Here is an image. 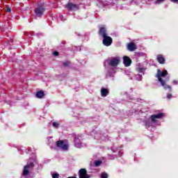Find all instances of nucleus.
Returning a JSON list of instances; mask_svg holds the SVG:
<instances>
[{
	"label": "nucleus",
	"mask_w": 178,
	"mask_h": 178,
	"mask_svg": "<svg viewBox=\"0 0 178 178\" xmlns=\"http://www.w3.org/2000/svg\"><path fill=\"white\" fill-rule=\"evenodd\" d=\"M145 124L146 127H151V122H149V121L145 120Z\"/></svg>",
	"instance_id": "obj_18"
},
{
	"label": "nucleus",
	"mask_w": 178,
	"mask_h": 178,
	"mask_svg": "<svg viewBox=\"0 0 178 178\" xmlns=\"http://www.w3.org/2000/svg\"><path fill=\"white\" fill-rule=\"evenodd\" d=\"M53 55H54V56H58L59 52H58V51H54V52L53 53Z\"/></svg>",
	"instance_id": "obj_25"
},
{
	"label": "nucleus",
	"mask_w": 178,
	"mask_h": 178,
	"mask_svg": "<svg viewBox=\"0 0 178 178\" xmlns=\"http://www.w3.org/2000/svg\"><path fill=\"white\" fill-rule=\"evenodd\" d=\"M163 1H165V0H156L155 3L156 4L161 3V2H163Z\"/></svg>",
	"instance_id": "obj_23"
},
{
	"label": "nucleus",
	"mask_w": 178,
	"mask_h": 178,
	"mask_svg": "<svg viewBox=\"0 0 178 178\" xmlns=\"http://www.w3.org/2000/svg\"><path fill=\"white\" fill-rule=\"evenodd\" d=\"M65 8L67 9V10H74V9H79L76 4L70 2L65 6Z\"/></svg>",
	"instance_id": "obj_11"
},
{
	"label": "nucleus",
	"mask_w": 178,
	"mask_h": 178,
	"mask_svg": "<svg viewBox=\"0 0 178 178\" xmlns=\"http://www.w3.org/2000/svg\"><path fill=\"white\" fill-rule=\"evenodd\" d=\"M6 12H7L8 13H9L10 12H12V8H7L6 9Z\"/></svg>",
	"instance_id": "obj_24"
},
{
	"label": "nucleus",
	"mask_w": 178,
	"mask_h": 178,
	"mask_svg": "<svg viewBox=\"0 0 178 178\" xmlns=\"http://www.w3.org/2000/svg\"><path fill=\"white\" fill-rule=\"evenodd\" d=\"M127 49L131 52L136 51V49H137V46H136V43H134V42L128 43Z\"/></svg>",
	"instance_id": "obj_12"
},
{
	"label": "nucleus",
	"mask_w": 178,
	"mask_h": 178,
	"mask_svg": "<svg viewBox=\"0 0 178 178\" xmlns=\"http://www.w3.org/2000/svg\"><path fill=\"white\" fill-rule=\"evenodd\" d=\"M156 60L157 62H159V63H160V65H165V59L163 55L161 54L157 55Z\"/></svg>",
	"instance_id": "obj_13"
},
{
	"label": "nucleus",
	"mask_w": 178,
	"mask_h": 178,
	"mask_svg": "<svg viewBox=\"0 0 178 178\" xmlns=\"http://www.w3.org/2000/svg\"><path fill=\"white\" fill-rule=\"evenodd\" d=\"M101 178H108V173H106V172H102Z\"/></svg>",
	"instance_id": "obj_19"
},
{
	"label": "nucleus",
	"mask_w": 178,
	"mask_h": 178,
	"mask_svg": "<svg viewBox=\"0 0 178 178\" xmlns=\"http://www.w3.org/2000/svg\"><path fill=\"white\" fill-rule=\"evenodd\" d=\"M56 147L57 148H60L63 151H67V149H69V145L65 144V140H58L56 143Z\"/></svg>",
	"instance_id": "obj_2"
},
{
	"label": "nucleus",
	"mask_w": 178,
	"mask_h": 178,
	"mask_svg": "<svg viewBox=\"0 0 178 178\" xmlns=\"http://www.w3.org/2000/svg\"><path fill=\"white\" fill-rule=\"evenodd\" d=\"M33 168H34V163L33 162L30 163H27V165H26L24 167V170H23L24 176H27L29 173H30V169H33Z\"/></svg>",
	"instance_id": "obj_4"
},
{
	"label": "nucleus",
	"mask_w": 178,
	"mask_h": 178,
	"mask_svg": "<svg viewBox=\"0 0 178 178\" xmlns=\"http://www.w3.org/2000/svg\"><path fill=\"white\" fill-rule=\"evenodd\" d=\"M78 175L79 178H90V175L87 174V170L86 168H81L79 170Z\"/></svg>",
	"instance_id": "obj_8"
},
{
	"label": "nucleus",
	"mask_w": 178,
	"mask_h": 178,
	"mask_svg": "<svg viewBox=\"0 0 178 178\" xmlns=\"http://www.w3.org/2000/svg\"><path fill=\"white\" fill-rule=\"evenodd\" d=\"M63 65L65 67H67L68 66H70V61H65L63 63Z\"/></svg>",
	"instance_id": "obj_16"
},
{
	"label": "nucleus",
	"mask_w": 178,
	"mask_h": 178,
	"mask_svg": "<svg viewBox=\"0 0 178 178\" xmlns=\"http://www.w3.org/2000/svg\"><path fill=\"white\" fill-rule=\"evenodd\" d=\"M52 126H53V127H59V123H58V122H53V124H52Z\"/></svg>",
	"instance_id": "obj_22"
},
{
	"label": "nucleus",
	"mask_w": 178,
	"mask_h": 178,
	"mask_svg": "<svg viewBox=\"0 0 178 178\" xmlns=\"http://www.w3.org/2000/svg\"><path fill=\"white\" fill-rule=\"evenodd\" d=\"M166 76H168V71L166 70H163V72H161V70H157L156 77L158 79L161 86L164 88L165 90H170V91H172V86L166 84L165 81L162 79V77H166Z\"/></svg>",
	"instance_id": "obj_1"
},
{
	"label": "nucleus",
	"mask_w": 178,
	"mask_h": 178,
	"mask_svg": "<svg viewBox=\"0 0 178 178\" xmlns=\"http://www.w3.org/2000/svg\"><path fill=\"white\" fill-rule=\"evenodd\" d=\"M123 63L126 67H129L131 65V58L127 56L123 57Z\"/></svg>",
	"instance_id": "obj_10"
},
{
	"label": "nucleus",
	"mask_w": 178,
	"mask_h": 178,
	"mask_svg": "<svg viewBox=\"0 0 178 178\" xmlns=\"http://www.w3.org/2000/svg\"><path fill=\"white\" fill-rule=\"evenodd\" d=\"M102 163V161L98 160L95 162V166H99Z\"/></svg>",
	"instance_id": "obj_17"
},
{
	"label": "nucleus",
	"mask_w": 178,
	"mask_h": 178,
	"mask_svg": "<svg viewBox=\"0 0 178 178\" xmlns=\"http://www.w3.org/2000/svg\"><path fill=\"white\" fill-rule=\"evenodd\" d=\"M138 72H139V73H144V72H145V69L143 67H139Z\"/></svg>",
	"instance_id": "obj_20"
},
{
	"label": "nucleus",
	"mask_w": 178,
	"mask_h": 178,
	"mask_svg": "<svg viewBox=\"0 0 178 178\" xmlns=\"http://www.w3.org/2000/svg\"><path fill=\"white\" fill-rule=\"evenodd\" d=\"M34 12L37 17H41L44 15V12H45V8L42 6H38L35 8Z\"/></svg>",
	"instance_id": "obj_3"
},
{
	"label": "nucleus",
	"mask_w": 178,
	"mask_h": 178,
	"mask_svg": "<svg viewBox=\"0 0 178 178\" xmlns=\"http://www.w3.org/2000/svg\"><path fill=\"white\" fill-rule=\"evenodd\" d=\"M52 177L53 178H59V174L54 173V174H52Z\"/></svg>",
	"instance_id": "obj_21"
},
{
	"label": "nucleus",
	"mask_w": 178,
	"mask_h": 178,
	"mask_svg": "<svg viewBox=\"0 0 178 178\" xmlns=\"http://www.w3.org/2000/svg\"><path fill=\"white\" fill-rule=\"evenodd\" d=\"M119 63H120V60L119 59V58L115 57L111 59L108 65L110 66H113V67H116V66H118Z\"/></svg>",
	"instance_id": "obj_9"
},
{
	"label": "nucleus",
	"mask_w": 178,
	"mask_h": 178,
	"mask_svg": "<svg viewBox=\"0 0 178 178\" xmlns=\"http://www.w3.org/2000/svg\"><path fill=\"white\" fill-rule=\"evenodd\" d=\"M167 98H168V99H172V94H168V95H167Z\"/></svg>",
	"instance_id": "obj_26"
},
{
	"label": "nucleus",
	"mask_w": 178,
	"mask_h": 178,
	"mask_svg": "<svg viewBox=\"0 0 178 178\" xmlns=\"http://www.w3.org/2000/svg\"><path fill=\"white\" fill-rule=\"evenodd\" d=\"M171 2H173V3H177L178 0H171Z\"/></svg>",
	"instance_id": "obj_28"
},
{
	"label": "nucleus",
	"mask_w": 178,
	"mask_h": 178,
	"mask_svg": "<svg viewBox=\"0 0 178 178\" xmlns=\"http://www.w3.org/2000/svg\"><path fill=\"white\" fill-rule=\"evenodd\" d=\"M172 83H173V84H175V86L178 84V81H176V80H174V81H172Z\"/></svg>",
	"instance_id": "obj_27"
},
{
	"label": "nucleus",
	"mask_w": 178,
	"mask_h": 178,
	"mask_svg": "<svg viewBox=\"0 0 178 178\" xmlns=\"http://www.w3.org/2000/svg\"><path fill=\"white\" fill-rule=\"evenodd\" d=\"M35 95L37 98L41 99V98H44V96L45 95V94L42 90H40L37 92Z\"/></svg>",
	"instance_id": "obj_15"
},
{
	"label": "nucleus",
	"mask_w": 178,
	"mask_h": 178,
	"mask_svg": "<svg viewBox=\"0 0 178 178\" xmlns=\"http://www.w3.org/2000/svg\"><path fill=\"white\" fill-rule=\"evenodd\" d=\"M109 94V90H108L107 88H101V95L102 97H108V95Z\"/></svg>",
	"instance_id": "obj_14"
},
{
	"label": "nucleus",
	"mask_w": 178,
	"mask_h": 178,
	"mask_svg": "<svg viewBox=\"0 0 178 178\" xmlns=\"http://www.w3.org/2000/svg\"><path fill=\"white\" fill-rule=\"evenodd\" d=\"M98 34L100 37H102V38H104V37H106L108 35V30L106 29V27H105V26H100Z\"/></svg>",
	"instance_id": "obj_7"
},
{
	"label": "nucleus",
	"mask_w": 178,
	"mask_h": 178,
	"mask_svg": "<svg viewBox=\"0 0 178 178\" xmlns=\"http://www.w3.org/2000/svg\"><path fill=\"white\" fill-rule=\"evenodd\" d=\"M113 42V40L110 36H104L103 38V44L105 47H111L112 45V43Z\"/></svg>",
	"instance_id": "obj_6"
},
{
	"label": "nucleus",
	"mask_w": 178,
	"mask_h": 178,
	"mask_svg": "<svg viewBox=\"0 0 178 178\" xmlns=\"http://www.w3.org/2000/svg\"><path fill=\"white\" fill-rule=\"evenodd\" d=\"M165 116L163 113H159L156 115L153 114L149 117V119L152 123H156V119H162L163 117Z\"/></svg>",
	"instance_id": "obj_5"
}]
</instances>
